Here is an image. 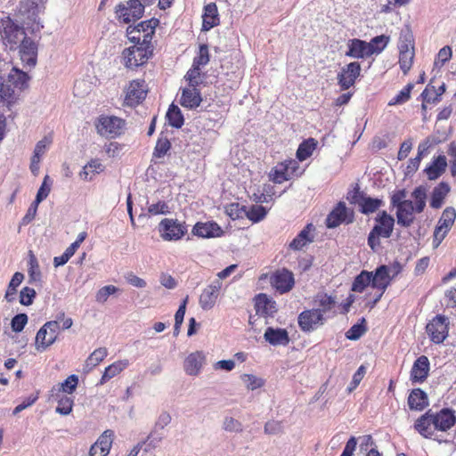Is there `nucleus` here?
Masks as SVG:
<instances>
[{"mask_svg": "<svg viewBox=\"0 0 456 456\" xmlns=\"http://www.w3.org/2000/svg\"><path fill=\"white\" fill-rule=\"evenodd\" d=\"M166 116L171 126L175 128L183 126L184 123L183 116L181 110L174 103L169 106Z\"/></svg>", "mask_w": 456, "mask_h": 456, "instance_id": "obj_46", "label": "nucleus"}, {"mask_svg": "<svg viewBox=\"0 0 456 456\" xmlns=\"http://www.w3.org/2000/svg\"><path fill=\"white\" fill-rule=\"evenodd\" d=\"M37 296L36 290L30 287H24L20 292V303L22 305L28 306L33 304Z\"/></svg>", "mask_w": 456, "mask_h": 456, "instance_id": "obj_60", "label": "nucleus"}, {"mask_svg": "<svg viewBox=\"0 0 456 456\" xmlns=\"http://www.w3.org/2000/svg\"><path fill=\"white\" fill-rule=\"evenodd\" d=\"M194 235L201 238L219 237L223 231L215 222L197 223L192 230Z\"/></svg>", "mask_w": 456, "mask_h": 456, "instance_id": "obj_26", "label": "nucleus"}, {"mask_svg": "<svg viewBox=\"0 0 456 456\" xmlns=\"http://www.w3.org/2000/svg\"><path fill=\"white\" fill-rule=\"evenodd\" d=\"M28 273L30 281H39L41 280V272L38 265V261L32 251H29V258H28Z\"/></svg>", "mask_w": 456, "mask_h": 456, "instance_id": "obj_49", "label": "nucleus"}, {"mask_svg": "<svg viewBox=\"0 0 456 456\" xmlns=\"http://www.w3.org/2000/svg\"><path fill=\"white\" fill-rule=\"evenodd\" d=\"M201 102V94L198 88H184L183 90L180 99L183 107L193 110L199 107Z\"/></svg>", "mask_w": 456, "mask_h": 456, "instance_id": "obj_29", "label": "nucleus"}, {"mask_svg": "<svg viewBox=\"0 0 456 456\" xmlns=\"http://www.w3.org/2000/svg\"><path fill=\"white\" fill-rule=\"evenodd\" d=\"M255 308L258 315L265 317L273 316L277 312L276 302L264 293L256 296Z\"/></svg>", "mask_w": 456, "mask_h": 456, "instance_id": "obj_21", "label": "nucleus"}, {"mask_svg": "<svg viewBox=\"0 0 456 456\" xmlns=\"http://www.w3.org/2000/svg\"><path fill=\"white\" fill-rule=\"evenodd\" d=\"M61 326L58 320L45 322L37 331L36 336V348L39 352L46 350L53 345L58 337Z\"/></svg>", "mask_w": 456, "mask_h": 456, "instance_id": "obj_5", "label": "nucleus"}, {"mask_svg": "<svg viewBox=\"0 0 456 456\" xmlns=\"http://www.w3.org/2000/svg\"><path fill=\"white\" fill-rule=\"evenodd\" d=\"M383 205V200L364 195L360 201V211L364 215L374 213Z\"/></svg>", "mask_w": 456, "mask_h": 456, "instance_id": "obj_36", "label": "nucleus"}, {"mask_svg": "<svg viewBox=\"0 0 456 456\" xmlns=\"http://www.w3.org/2000/svg\"><path fill=\"white\" fill-rule=\"evenodd\" d=\"M430 362L426 355L418 357L411 370V380L413 383H423L428 377Z\"/></svg>", "mask_w": 456, "mask_h": 456, "instance_id": "obj_19", "label": "nucleus"}, {"mask_svg": "<svg viewBox=\"0 0 456 456\" xmlns=\"http://www.w3.org/2000/svg\"><path fill=\"white\" fill-rule=\"evenodd\" d=\"M78 384V377L75 374L69 376L63 382H61L58 387H53L51 390L52 396H54V393L60 394L61 392L66 394H72Z\"/></svg>", "mask_w": 456, "mask_h": 456, "instance_id": "obj_38", "label": "nucleus"}, {"mask_svg": "<svg viewBox=\"0 0 456 456\" xmlns=\"http://www.w3.org/2000/svg\"><path fill=\"white\" fill-rule=\"evenodd\" d=\"M348 50L346 56L354 59H363L371 55L368 42L362 39H350L347 43Z\"/></svg>", "mask_w": 456, "mask_h": 456, "instance_id": "obj_22", "label": "nucleus"}, {"mask_svg": "<svg viewBox=\"0 0 456 456\" xmlns=\"http://www.w3.org/2000/svg\"><path fill=\"white\" fill-rule=\"evenodd\" d=\"M164 435L161 432H157L156 430H152L145 440L139 442L138 444H142V448L144 446V452H149L159 446L160 442L163 440Z\"/></svg>", "mask_w": 456, "mask_h": 456, "instance_id": "obj_45", "label": "nucleus"}, {"mask_svg": "<svg viewBox=\"0 0 456 456\" xmlns=\"http://www.w3.org/2000/svg\"><path fill=\"white\" fill-rule=\"evenodd\" d=\"M153 45H133L122 52V63L129 69H136L147 63L153 54Z\"/></svg>", "mask_w": 456, "mask_h": 456, "instance_id": "obj_3", "label": "nucleus"}, {"mask_svg": "<svg viewBox=\"0 0 456 456\" xmlns=\"http://www.w3.org/2000/svg\"><path fill=\"white\" fill-rule=\"evenodd\" d=\"M159 231L165 240H178L187 232L185 223L165 218L159 224Z\"/></svg>", "mask_w": 456, "mask_h": 456, "instance_id": "obj_9", "label": "nucleus"}, {"mask_svg": "<svg viewBox=\"0 0 456 456\" xmlns=\"http://www.w3.org/2000/svg\"><path fill=\"white\" fill-rule=\"evenodd\" d=\"M23 280H24V274L20 272H16L12 275V277L8 284L5 295H4V299L7 302H12L15 300L17 288L21 284Z\"/></svg>", "mask_w": 456, "mask_h": 456, "instance_id": "obj_42", "label": "nucleus"}, {"mask_svg": "<svg viewBox=\"0 0 456 456\" xmlns=\"http://www.w3.org/2000/svg\"><path fill=\"white\" fill-rule=\"evenodd\" d=\"M114 438V432L110 429L105 430L96 440V443L103 451L104 454L108 455L112 446Z\"/></svg>", "mask_w": 456, "mask_h": 456, "instance_id": "obj_51", "label": "nucleus"}, {"mask_svg": "<svg viewBox=\"0 0 456 456\" xmlns=\"http://www.w3.org/2000/svg\"><path fill=\"white\" fill-rule=\"evenodd\" d=\"M371 273L369 271H362L354 280L352 290L362 293L368 286L372 287Z\"/></svg>", "mask_w": 456, "mask_h": 456, "instance_id": "obj_35", "label": "nucleus"}, {"mask_svg": "<svg viewBox=\"0 0 456 456\" xmlns=\"http://www.w3.org/2000/svg\"><path fill=\"white\" fill-rule=\"evenodd\" d=\"M18 48L21 61L28 66L34 67L37 64V45L36 42L24 36Z\"/></svg>", "mask_w": 456, "mask_h": 456, "instance_id": "obj_16", "label": "nucleus"}, {"mask_svg": "<svg viewBox=\"0 0 456 456\" xmlns=\"http://www.w3.org/2000/svg\"><path fill=\"white\" fill-rule=\"evenodd\" d=\"M205 356L201 352L190 354L184 361V370L190 376H197L203 366Z\"/></svg>", "mask_w": 456, "mask_h": 456, "instance_id": "obj_27", "label": "nucleus"}, {"mask_svg": "<svg viewBox=\"0 0 456 456\" xmlns=\"http://www.w3.org/2000/svg\"><path fill=\"white\" fill-rule=\"evenodd\" d=\"M389 42V37L385 35H380L373 37L369 43L370 50L371 51V55L374 53H380L387 45Z\"/></svg>", "mask_w": 456, "mask_h": 456, "instance_id": "obj_50", "label": "nucleus"}, {"mask_svg": "<svg viewBox=\"0 0 456 456\" xmlns=\"http://www.w3.org/2000/svg\"><path fill=\"white\" fill-rule=\"evenodd\" d=\"M186 80L189 82V88H197L201 84L200 68L191 67L185 75Z\"/></svg>", "mask_w": 456, "mask_h": 456, "instance_id": "obj_58", "label": "nucleus"}, {"mask_svg": "<svg viewBox=\"0 0 456 456\" xmlns=\"http://www.w3.org/2000/svg\"><path fill=\"white\" fill-rule=\"evenodd\" d=\"M28 323V315L26 314H18L12 317L11 327L14 332H20Z\"/></svg>", "mask_w": 456, "mask_h": 456, "instance_id": "obj_64", "label": "nucleus"}, {"mask_svg": "<svg viewBox=\"0 0 456 456\" xmlns=\"http://www.w3.org/2000/svg\"><path fill=\"white\" fill-rule=\"evenodd\" d=\"M395 208L397 224L405 228L410 227L415 219L414 213L416 211L414 208L413 201H410Z\"/></svg>", "mask_w": 456, "mask_h": 456, "instance_id": "obj_25", "label": "nucleus"}, {"mask_svg": "<svg viewBox=\"0 0 456 456\" xmlns=\"http://www.w3.org/2000/svg\"><path fill=\"white\" fill-rule=\"evenodd\" d=\"M270 282L272 287L280 294L289 292L295 284L294 274L288 269L277 270L274 272L271 278Z\"/></svg>", "mask_w": 456, "mask_h": 456, "instance_id": "obj_12", "label": "nucleus"}, {"mask_svg": "<svg viewBox=\"0 0 456 456\" xmlns=\"http://www.w3.org/2000/svg\"><path fill=\"white\" fill-rule=\"evenodd\" d=\"M146 95L145 81L143 79L133 80L126 88L125 103L131 107L136 106L146 98Z\"/></svg>", "mask_w": 456, "mask_h": 456, "instance_id": "obj_14", "label": "nucleus"}, {"mask_svg": "<svg viewBox=\"0 0 456 456\" xmlns=\"http://www.w3.org/2000/svg\"><path fill=\"white\" fill-rule=\"evenodd\" d=\"M219 24L217 6L215 3H210L204 7L202 29L210 30Z\"/></svg>", "mask_w": 456, "mask_h": 456, "instance_id": "obj_30", "label": "nucleus"}, {"mask_svg": "<svg viewBox=\"0 0 456 456\" xmlns=\"http://www.w3.org/2000/svg\"><path fill=\"white\" fill-rule=\"evenodd\" d=\"M414 85L409 83L406 85L390 102L388 105H400L409 101L411 98V92L413 89Z\"/></svg>", "mask_w": 456, "mask_h": 456, "instance_id": "obj_53", "label": "nucleus"}, {"mask_svg": "<svg viewBox=\"0 0 456 456\" xmlns=\"http://www.w3.org/2000/svg\"><path fill=\"white\" fill-rule=\"evenodd\" d=\"M51 186H52V181L50 180V177L48 175H45L41 186L39 187V189L37 191V196L35 199V200H37V203H40L45 199L47 198V196L49 195L50 191H51Z\"/></svg>", "mask_w": 456, "mask_h": 456, "instance_id": "obj_59", "label": "nucleus"}, {"mask_svg": "<svg viewBox=\"0 0 456 456\" xmlns=\"http://www.w3.org/2000/svg\"><path fill=\"white\" fill-rule=\"evenodd\" d=\"M456 218V211L453 208H446L438 221L436 226H438V230H444L448 232L452 226Z\"/></svg>", "mask_w": 456, "mask_h": 456, "instance_id": "obj_41", "label": "nucleus"}, {"mask_svg": "<svg viewBox=\"0 0 456 456\" xmlns=\"http://www.w3.org/2000/svg\"><path fill=\"white\" fill-rule=\"evenodd\" d=\"M264 338L273 346H287L289 343V333L285 329L267 327Z\"/></svg>", "mask_w": 456, "mask_h": 456, "instance_id": "obj_23", "label": "nucleus"}, {"mask_svg": "<svg viewBox=\"0 0 456 456\" xmlns=\"http://www.w3.org/2000/svg\"><path fill=\"white\" fill-rule=\"evenodd\" d=\"M414 53L413 51L404 50L400 52L399 65L402 71L406 74L411 68Z\"/></svg>", "mask_w": 456, "mask_h": 456, "instance_id": "obj_55", "label": "nucleus"}, {"mask_svg": "<svg viewBox=\"0 0 456 456\" xmlns=\"http://www.w3.org/2000/svg\"><path fill=\"white\" fill-rule=\"evenodd\" d=\"M370 273L372 276V288L384 293L393 280L390 274V268L387 265H381Z\"/></svg>", "mask_w": 456, "mask_h": 456, "instance_id": "obj_18", "label": "nucleus"}, {"mask_svg": "<svg viewBox=\"0 0 456 456\" xmlns=\"http://www.w3.org/2000/svg\"><path fill=\"white\" fill-rule=\"evenodd\" d=\"M354 221V212L349 210L346 203L339 201L326 218V226L336 228L343 223L351 224Z\"/></svg>", "mask_w": 456, "mask_h": 456, "instance_id": "obj_10", "label": "nucleus"}, {"mask_svg": "<svg viewBox=\"0 0 456 456\" xmlns=\"http://www.w3.org/2000/svg\"><path fill=\"white\" fill-rule=\"evenodd\" d=\"M444 92L445 85L444 83L437 89L428 85L422 92L421 96L427 102H437L440 101V97Z\"/></svg>", "mask_w": 456, "mask_h": 456, "instance_id": "obj_47", "label": "nucleus"}, {"mask_svg": "<svg viewBox=\"0 0 456 456\" xmlns=\"http://www.w3.org/2000/svg\"><path fill=\"white\" fill-rule=\"evenodd\" d=\"M55 399L58 401V405L56 407V412L61 415H69L72 411L74 400L72 397H69L65 395L54 394Z\"/></svg>", "mask_w": 456, "mask_h": 456, "instance_id": "obj_44", "label": "nucleus"}, {"mask_svg": "<svg viewBox=\"0 0 456 456\" xmlns=\"http://www.w3.org/2000/svg\"><path fill=\"white\" fill-rule=\"evenodd\" d=\"M223 428L227 432L241 433L243 431L241 422L231 416L224 417Z\"/></svg>", "mask_w": 456, "mask_h": 456, "instance_id": "obj_57", "label": "nucleus"}, {"mask_svg": "<svg viewBox=\"0 0 456 456\" xmlns=\"http://www.w3.org/2000/svg\"><path fill=\"white\" fill-rule=\"evenodd\" d=\"M408 406L411 410L423 411L428 406L427 393L420 388L412 389L408 397Z\"/></svg>", "mask_w": 456, "mask_h": 456, "instance_id": "obj_28", "label": "nucleus"}, {"mask_svg": "<svg viewBox=\"0 0 456 456\" xmlns=\"http://www.w3.org/2000/svg\"><path fill=\"white\" fill-rule=\"evenodd\" d=\"M447 160L444 155L434 157L431 163L426 167L423 172L427 175L428 180L438 179L446 170Z\"/></svg>", "mask_w": 456, "mask_h": 456, "instance_id": "obj_24", "label": "nucleus"}, {"mask_svg": "<svg viewBox=\"0 0 456 456\" xmlns=\"http://www.w3.org/2000/svg\"><path fill=\"white\" fill-rule=\"evenodd\" d=\"M28 75L12 67L6 77H0V102L10 107L15 103L20 93L28 86Z\"/></svg>", "mask_w": 456, "mask_h": 456, "instance_id": "obj_2", "label": "nucleus"}, {"mask_svg": "<svg viewBox=\"0 0 456 456\" xmlns=\"http://www.w3.org/2000/svg\"><path fill=\"white\" fill-rule=\"evenodd\" d=\"M366 330L365 319L362 318L360 322L354 324L346 332V338L350 340H357L366 332Z\"/></svg>", "mask_w": 456, "mask_h": 456, "instance_id": "obj_52", "label": "nucleus"}, {"mask_svg": "<svg viewBox=\"0 0 456 456\" xmlns=\"http://www.w3.org/2000/svg\"><path fill=\"white\" fill-rule=\"evenodd\" d=\"M316 146L317 142L314 138H308L307 140L303 141L299 144L296 153L298 160L304 161L308 159L313 154Z\"/></svg>", "mask_w": 456, "mask_h": 456, "instance_id": "obj_39", "label": "nucleus"}, {"mask_svg": "<svg viewBox=\"0 0 456 456\" xmlns=\"http://www.w3.org/2000/svg\"><path fill=\"white\" fill-rule=\"evenodd\" d=\"M407 191L405 189L397 190L391 195V205L393 208H397L401 205L410 202V200H406Z\"/></svg>", "mask_w": 456, "mask_h": 456, "instance_id": "obj_62", "label": "nucleus"}, {"mask_svg": "<svg viewBox=\"0 0 456 456\" xmlns=\"http://www.w3.org/2000/svg\"><path fill=\"white\" fill-rule=\"evenodd\" d=\"M449 318L443 314L436 315L426 326L430 340L435 344L443 343L449 335Z\"/></svg>", "mask_w": 456, "mask_h": 456, "instance_id": "obj_8", "label": "nucleus"}, {"mask_svg": "<svg viewBox=\"0 0 456 456\" xmlns=\"http://www.w3.org/2000/svg\"><path fill=\"white\" fill-rule=\"evenodd\" d=\"M159 20L156 18H151L148 20H143L135 26H128L126 28V34H132V32H138L142 36V45H153L152 37L155 34V28L159 25Z\"/></svg>", "mask_w": 456, "mask_h": 456, "instance_id": "obj_15", "label": "nucleus"}, {"mask_svg": "<svg viewBox=\"0 0 456 456\" xmlns=\"http://www.w3.org/2000/svg\"><path fill=\"white\" fill-rule=\"evenodd\" d=\"M247 207L240 206L239 203H232L225 208L226 214L232 219L236 220L246 216Z\"/></svg>", "mask_w": 456, "mask_h": 456, "instance_id": "obj_56", "label": "nucleus"}, {"mask_svg": "<svg viewBox=\"0 0 456 456\" xmlns=\"http://www.w3.org/2000/svg\"><path fill=\"white\" fill-rule=\"evenodd\" d=\"M118 291V288L113 285H107L101 288L95 296L96 301L104 303L108 300L109 297Z\"/></svg>", "mask_w": 456, "mask_h": 456, "instance_id": "obj_63", "label": "nucleus"}, {"mask_svg": "<svg viewBox=\"0 0 456 456\" xmlns=\"http://www.w3.org/2000/svg\"><path fill=\"white\" fill-rule=\"evenodd\" d=\"M267 212L265 207L252 205L250 208H247L246 216L253 223H258L265 217Z\"/></svg>", "mask_w": 456, "mask_h": 456, "instance_id": "obj_48", "label": "nucleus"}, {"mask_svg": "<svg viewBox=\"0 0 456 456\" xmlns=\"http://www.w3.org/2000/svg\"><path fill=\"white\" fill-rule=\"evenodd\" d=\"M115 9L117 19L126 24L141 19L144 13L143 4H140L138 0L119 3Z\"/></svg>", "mask_w": 456, "mask_h": 456, "instance_id": "obj_6", "label": "nucleus"}, {"mask_svg": "<svg viewBox=\"0 0 456 456\" xmlns=\"http://www.w3.org/2000/svg\"><path fill=\"white\" fill-rule=\"evenodd\" d=\"M222 283L215 280L202 291L200 297V305L203 310H209L214 307L221 289Z\"/></svg>", "mask_w": 456, "mask_h": 456, "instance_id": "obj_17", "label": "nucleus"}, {"mask_svg": "<svg viewBox=\"0 0 456 456\" xmlns=\"http://www.w3.org/2000/svg\"><path fill=\"white\" fill-rule=\"evenodd\" d=\"M0 35L4 44L10 50L17 49L20 42L26 36L24 29L9 17L1 20Z\"/></svg>", "mask_w": 456, "mask_h": 456, "instance_id": "obj_4", "label": "nucleus"}, {"mask_svg": "<svg viewBox=\"0 0 456 456\" xmlns=\"http://www.w3.org/2000/svg\"><path fill=\"white\" fill-rule=\"evenodd\" d=\"M427 187L424 185H419L416 187L411 192V197L414 200V208L416 213H422L426 207L427 200Z\"/></svg>", "mask_w": 456, "mask_h": 456, "instance_id": "obj_37", "label": "nucleus"}, {"mask_svg": "<svg viewBox=\"0 0 456 456\" xmlns=\"http://www.w3.org/2000/svg\"><path fill=\"white\" fill-rule=\"evenodd\" d=\"M293 175V170L288 172V166L280 163L270 173V180L275 183H281L289 180Z\"/></svg>", "mask_w": 456, "mask_h": 456, "instance_id": "obj_40", "label": "nucleus"}, {"mask_svg": "<svg viewBox=\"0 0 456 456\" xmlns=\"http://www.w3.org/2000/svg\"><path fill=\"white\" fill-rule=\"evenodd\" d=\"M377 224L373 226L372 230L380 234L383 238H389L392 235L395 219L387 211H381L375 218Z\"/></svg>", "mask_w": 456, "mask_h": 456, "instance_id": "obj_20", "label": "nucleus"}, {"mask_svg": "<svg viewBox=\"0 0 456 456\" xmlns=\"http://www.w3.org/2000/svg\"><path fill=\"white\" fill-rule=\"evenodd\" d=\"M326 320L327 317H324L323 314H321L314 308L303 311L297 318L298 325L305 332L315 330L323 325Z\"/></svg>", "mask_w": 456, "mask_h": 456, "instance_id": "obj_11", "label": "nucleus"}, {"mask_svg": "<svg viewBox=\"0 0 456 456\" xmlns=\"http://www.w3.org/2000/svg\"><path fill=\"white\" fill-rule=\"evenodd\" d=\"M456 424L455 411L443 408L437 412L428 410L419 417L414 423V429L424 438L432 439L439 444L450 441L443 438L439 432L444 433Z\"/></svg>", "mask_w": 456, "mask_h": 456, "instance_id": "obj_1", "label": "nucleus"}, {"mask_svg": "<svg viewBox=\"0 0 456 456\" xmlns=\"http://www.w3.org/2000/svg\"><path fill=\"white\" fill-rule=\"evenodd\" d=\"M128 365L129 362L127 360L118 361L109 365L108 367L105 368L104 372L99 382V385L105 384L108 380L119 374Z\"/></svg>", "mask_w": 456, "mask_h": 456, "instance_id": "obj_33", "label": "nucleus"}, {"mask_svg": "<svg viewBox=\"0 0 456 456\" xmlns=\"http://www.w3.org/2000/svg\"><path fill=\"white\" fill-rule=\"evenodd\" d=\"M209 61V54L208 48L207 45H201L200 46L199 55L196 56L193 60L192 66L196 68H200V66H204L208 64Z\"/></svg>", "mask_w": 456, "mask_h": 456, "instance_id": "obj_61", "label": "nucleus"}, {"mask_svg": "<svg viewBox=\"0 0 456 456\" xmlns=\"http://www.w3.org/2000/svg\"><path fill=\"white\" fill-rule=\"evenodd\" d=\"M171 149V142L166 137H159L153 151V158H163Z\"/></svg>", "mask_w": 456, "mask_h": 456, "instance_id": "obj_54", "label": "nucleus"}, {"mask_svg": "<svg viewBox=\"0 0 456 456\" xmlns=\"http://www.w3.org/2000/svg\"><path fill=\"white\" fill-rule=\"evenodd\" d=\"M97 133L106 138L120 135L125 126V120L115 116H101L95 125Z\"/></svg>", "mask_w": 456, "mask_h": 456, "instance_id": "obj_7", "label": "nucleus"}, {"mask_svg": "<svg viewBox=\"0 0 456 456\" xmlns=\"http://www.w3.org/2000/svg\"><path fill=\"white\" fill-rule=\"evenodd\" d=\"M317 308H314L321 314H323L324 317L330 318L329 314L330 311L335 308L336 302L334 298L327 294H318L314 300Z\"/></svg>", "mask_w": 456, "mask_h": 456, "instance_id": "obj_32", "label": "nucleus"}, {"mask_svg": "<svg viewBox=\"0 0 456 456\" xmlns=\"http://www.w3.org/2000/svg\"><path fill=\"white\" fill-rule=\"evenodd\" d=\"M360 73L361 65L357 61H353L344 66L338 74V84L340 89L345 91L353 86Z\"/></svg>", "mask_w": 456, "mask_h": 456, "instance_id": "obj_13", "label": "nucleus"}, {"mask_svg": "<svg viewBox=\"0 0 456 456\" xmlns=\"http://www.w3.org/2000/svg\"><path fill=\"white\" fill-rule=\"evenodd\" d=\"M450 186L445 182H441L432 191L430 198V207L435 209H438L444 204V200L447 194L450 192Z\"/></svg>", "mask_w": 456, "mask_h": 456, "instance_id": "obj_31", "label": "nucleus"}, {"mask_svg": "<svg viewBox=\"0 0 456 456\" xmlns=\"http://www.w3.org/2000/svg\"><path fill=\"white\" fill-rule=\"evenodd\" d=\"M46 143V138H44L36 144L30 164V170L34 175L38 172L40 159L45 151Z\"/></svg>", "mask_w": 456, "mask_h": 456, "instance_id": "obj_43", "label": "nucleus"}, {"mask_svg": "<svg viewBox=\"0 0 456 456\" xmlns=\"http://www.w3.org/2000/svg\"><path fill=\"white\" fill-rule=\"evenodd\" d=\"M108 355V350L105 347L95 349L86 359L84 370L86 372L91 371Z\"/></svg>", "mask_w": 456, "mask_h": 456, "instance_id": "obj_34", "label": "nucleus"}]
</instances>
